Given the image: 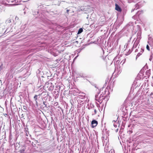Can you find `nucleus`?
<instances>
[{"instance_id": "10", "label": "nucleus", "mask_w": 153, "mask_h": 153, "mask_svg": "<svg viewBox=\"0 0 153 153\" xmlns=\"http://www.w3.org/2000/svg\"><path fill=\"white\" fill-rule=\"evenodd\" d=\"M87 106L88 109H90L91 108H92L94 107V105H93V104H92L91 105V104L90 105H89L88 104Z\"/></svg>"}, {"instance_id": "23", "label": "nucleus", "mask_w": 153, "mask_h": 153, "mask_svg": "<svg viewBox=\"0 0 153 153\" xmlns=\"http://www.w3.org/2000/svg\"><path fill=\"white\" fill-rule=\"evenodd\" d=\"M146 48L149 51H150V48L148 45H146Z\"/></svg>"}, {"instance_id": "19", "label": "nucleus", "mask_w": 153, "mask_h": 153, "mask_svg": "<svg viewBox=\"0 0 153 153\" xmlns=\"http://www.w3.org/2000/svg\"><path fill=\"white\" fill-rule=\"evenodd\" d=\"M3 10V7L1 6H0V13H1Z\"/></svg>"}, {"instance_id": "17", "label": "nucleus", "mask_w": 153, "mask_h": 153, "mask_svg": "<svg viewBox=\"0 0 153 153\" xmlns=\"http://www.w3.org/2000/svg\"><path fill=\"white\" fill-rule=\"evenodd\" d=\"M25 147H24L23 149H21V150H20V153H23L25 151Z\"/></svg>"}, {"instance_id": "15", "label": "nucleus", "mask_w": 153, "mask_h": 153, "mask_svg": "<svg viewBox=\"0 0 153 153\" xmlns=\"http://www.w3.org/2000/svg\"><path fill=\"white\" fill-rule=\"evenodd\" d=\"M50 83L49 82H46L45 84V86L47 87V88H48V87L50 86Z\"/></svg>"}, {"instance_id": "12", "label": "nucleus", "mask_w": 153, "mask_h": 153, "mask_svg": "<svg viewBox=\"0 0 153 153\" xmlns=\"http://www.w3.org/2000/svg\"><path fill=\"white\" fill-rule=\"evenodd\" d=\"M10 105L11 110V111H13L12 107H15V106L13 104V102H11V101L10 102Z\"/></svg>"}, {"instance_id": "24", "label": "nucleus", "mask_w": 153, "mask_h": 153, "mask_svg": "<svg viewBox=\"0 0 153 153\" xmlns=\"http://www.w3.org/2000/svg\"><path fill=\"white\" fill-rule=\"evenodd\" d=\"M141 12V13H143V11H141L140 12L139 11H138L137 12V15H138V14H140V13H139V12Z\"/></svg>"}, {"instance_id": "21", "label": "nucleus", "mask_w": 153, "mask_h": 153, "mask_svg": "<svg viewBox=\"0 0 153 153\" xmlns=\"http://www.w3.org/2000/svg\"><path fill=\"white\" fill-rule=\"evenodd\" d=\"M140 49V48H139V47H138V49H137H137H135V52H138V51H140V50H139Z\"/></svg>"}, {"instance_id": "2", "label": "nucleus", "mask_w": 153, "mask_h": 153, "mask_svg": "<svg viewBox=\"0 0 153 153\" xmlns=\"http://www.w3.org/2000/svg\"><path fill=\"white\" fill-rule=\"evenodd\" d=\"M140 39V36H138L137 38L135 40L132 48L131 49V50H129L128 51V52L129 53H130L132 52L133 49L137 48L138 45L139 43Z\"/></svg>"}, {"instance_id": "4", "label": "nucleus", "mask_w": 153, "mask_h": 153, "mask_svg": "<svg viewBox=\"0 0 153 153\" xmlns=\"http://www.w3.org/2000/svg\"><path fill=\"white\" fill-rule=\"evenodd\" d=\"M98 124V122L97 120H92L91 123V127L94 128L97 126Z\"/></svg>"}, {"instance_id": "27", "label": "nucleus", "mask_w": 153, "mask_h": 153, "mask_svg": "<svg viewBox=\"0 0 153 153\" xmlns=\"http://www.w3.org/2000/svg\"><path fill=\"white\" fill-rule=\"evenodd\" d=\"M25 133H28V132H29V131H28V129H27V130H26V128H25Z\"/></svg>"}, {"instance_id": "28", "label": "nucleus", "mask_w": 153, "mask_h": 153, "mask_svg": "<svg viewBox=\"0 0 153 153\" xmlns=\"http://www.w3.org/2000/svg\"><path fill=\"white\" fill-rule=\"evenodd\" d=\"M94 111L95 114H96L97 113V111L95 109H94Z\"/></svg>"}, {"instance_id": "18", "label": "nucleus", "mask_w": 153, "mask_h": 153, "mask_svg": "<svg viewBox=\"0 0 153 153\" xmlns=\"http://www.w3.org/2000/svg\"><path fill=\"white\" fill-rule=\"evenodd\" d=\"M43 104L45 106V107H47V105L48 103L45 101H43Z\"/></svg>"}, {"instance_id": "35", "label": "nucleus", "mask_w": 153, "mask_h": 153, "mask_svg": "<svg viewBox=\"0 0 153 153\" xmlns=\"http://www.w3.org/2000/svg\"><path fill=\"white\" fill-rule=\"evenodd\" d=\"M24 107H25L26 108V107L25 106H24Z\"/></svg>"}, {"instance_id": "8", "label": "nucleus", "mask_w": 153, "mask_h": 153, "mask_svg": "<svg viewBox=\"0 0 153 153\" xmlns=\"http://www.w3.org/2000/svg\"><path fill=\"white\" fill-rule=\"evenodd\" d=\"M117 120H113V122L114 121V126L115 128H117V126H118L119 127L120 125V124L119 123V121H118V123L117 122Z\"/></svg>"}, {"instance_id": "37", "label": "nucleus", "mask_w": 153, "mask_h": 153, "mask_svg": "<svg viewBox=\"0 0 153 153\" xmlns=\"http://www.w3.org/2000/svg\"><path fill=\"white\" fill-rule=\"evenodd\" d=\"M25 107H24V108L25 109Z\"/></svg>"}, {"instance_id": "22", "label": "nucleus", "mask_w": 153, "mask_h": 153, "mask_svg": "<svg viewBox=\"0 0 153 153\" xmlns=\"http://www.w3.org/2000/svg\"><path fill=\"white\" fill-rule=\"evenodd\" d=\"M131 1H129V0L128 1L129 3H131V2H135L137 1L135 0H131Z\"/></svg>"}, {"instance_id": "26", "label": "nucleus", "mask_w": 153, "mask_h": 153, "mask_svg": "<svg viewBox=\"0 0 153 153\" xmlns=\"http://www.w3.org/2000/svg\"><path fill=\"white\" fill-rule=\"evenodd\" d=\"M9 31H10L8 30V29H7L6 30H5V32H4V33H5L6 32L8 33Z\"/></svg>"}, {"instance_id": "14", "label": "nucleus", "mask_w": 153, "mask_h": 153, "mask_svg": "<svg viewBox=\"0 0 153 153\" xmlns=\"http://www.w3.org/2000/svg\"><path fill=\"white\" fill-rule=\"evenodd\" d=\"M26 136L27 137L26 138L28 139L29 137H31V135L29 134V132L26 133Z\"/></svg>"}, {"instance_id": "6", "label": "nucleus", "mask_w": 153, "mask_h": 153, "mask_svg": "<svg viewBox=\"0 0 153 153\" xmlns=\"http://www.w3.org/2000/svg\"><path fill=\"white\" fill-rule=\"evenodd\" d=\"M115 9L120 12L122 11V9L117 4H115Z\"/></svg>"}, {"instance_id": "31", "label": "nucleus", "mask_w": 153, "mask_h": 153, "mask_svg": "<svg viewBox=\"0 0 153 153\" xmlns=\"http://www.w3.org/2000/svg\"><path fill=\"white\" fill-rule=\"evenodd\" d=\"M118 130H119L118 128H117V129H116V132H117L118 131Z\"/></svg>"}, {"instance_id": "34", "label": "nucleus", "mask_w": 153, "mask_h": 153, "mask_svg": "<svg viewBox=\"0 0 153 153\" xmlns=\"http://www.w3.org/2000/svg\"><path fill=\"white\" fill-rule=\"evenodd\" d=\"M135 39H134V40H133V42L134 41Z\"/></svg>"}, {"instance_id": "1", "label": "nucleus", "mask_w": 153, "mask_h": 153, "mask_svg": "<svg viewBox=\"0 0 153 153\" xmlns=\"http://www.w3.org/2000/svg\"><path fill=\"white\" fill-rule=\"evenodd\" d=\"M104 95V94H100L98 92V94H96L95 96V100L101 104L103 100L105 99L106 95Z\"/></svg>"}, {"instance_id": "5", "label": "nucleus", "mask_w": 153, "mask_h": 153, "mask_svg": "<svg viewBox=\"0 0 153 153\" xmlns=\"http://www.w3.org/2000/svg\"><path fill=\"white\" fill-rule=\"evenodd\" d=\"M139 50H140V52L138 53L137 55L136 56V59H137L141 55H142L144 51V50L143 48H141Z\"/></svg>"}, {"instance_id": "32", "label": "nucleus", "mask_w": 153, "mask_h": 153, "mask_svg": "<svg viewBox=\"0 0 153 153\" xmlns=\"http://www.w3.org/2000/svg\"><path fill=\"white\" fill-rule=\"evenodd\" d=\"M108 91V89H106L105 90V94L106 91Z\"/></svg>"}, {"instance_id": "36", "label": "nucleus", "mask_w": 153, "mask_h": 153, "mask_svg": "<svg viewBox=\"0 0 153 153\" xmlns=\"http://www.w3.org/2000/svg\"><path fill=\"white\" fill-rule=\"evenodd\" d=\"M77 56H76V57L75 58H76V57H77Z\"/></svg>"}, {"instance_id": "33", "label": "nucleus", "mask_w": 153, "mask_h": 153, "mask_svg": "<svg viewBox=\"0 0 153 153\" xmlns=\"http://www.w3.org/2000/svg\"><path fill=\"white\" fill-rule=\"evenodd\" d=\"M153 93H152H152H151V94H150V95H153Z\"/></svg>"}, {"instance_id": "25", "label": "nucleus", "mask_w": 153, "mask_h": 153, "mask_svg": "<svg viewBox=\"0 0 153 153\" xmlns=\"http://www.w3.org/2000/svg\"><path fill=\"white\" fill-rule=\"evenodd\" d=\"M152 59V55H150V58L149 59V60L150 61H151Z\"/></svg>"}, {"instance_id": "7", "label": "nucleus", "mask_w": 153, "mask_h": 153, "mask_svg": "<svg viewBox=\"0 0 153 153\" xmlns=\"http://www.w3.org/2000/svg\"><path fill=\"white\" fill-rule=\"evenodd\" d=\"M33 99L35 101L36 105L37 106H38V102L37 101V100H38V96H37V95H35L33 97Z\"/></svg>"}, {"instance_id": "9", "label": "nucleus", "mask_w": 153, "mask_h": 153, "mask_svg": "<svg viewBox=\"0 0 153 153\" xmlns=\"http://www.w3.org/2000/svg\"><path fill=\"white\" fill-rule=\"evenodd\" d=\"M48 90L50 91H52L53 89L54 86L52 83H50V86L48 87Z\"/></svg>"}, {"instance_id": "16", "label": "nucleus", "mask_w": 153, "mask_h": 153, "mask_svg": "<svg viewBox=\"0 0 153 153\" xmlns=\"http://www.w3.org/2000/svg\"><path fill=\"white\" fill-rule=\"evenodd\" d=\"M33 14L34 15H37L39 13V12L38 11H33Z\"/></svg>"}, {"instance_id": "29", "label": "nucleus", "mask_w": 153, "mask_h": 153, "mask_svg": "<svg viewBox=\"0 0 153 153\" xmlns=\"http://www.w3.org/2000/svg\"><path fill=\"white\" fill-rule=\"evenodd\" d=\"M69 10H68H68H66L67 13H68V12H69Z\"/></svg>"}, {"instance_id": "30", "label": "nucleus", "mask_w": 153, "mask_h": 153, "mask_svg": "<svg viewBox=\"0 0 153 153\" xmlns=\"http://www.w3.org/2000/svg\"><path fill=\"white\" fill-rule=\"evenodd\" d=\"M41 94H39L38 95H37V96H39V98L40 97V95H41Z\"/></svg>"}, {"instance_id": "13", "label": "nucleus", "mask_w": 153, "mask_h": 153, "mask_svg": "<svg viewBox=\"0 0 153 153\" xmlns=\"http://www.w3.org/2000/svg\"><path fill=\"white\" fill-rule=\"evenodd\" d=\"M83 30V29L82 28H80L79 29V30H78V32L77 33V34H79L81 33H82V32Z\"/></svg>"}, {"instance_id": "11", "label": "nucleus", "mask_w": 153, "mask_h": 153, "mask_svg": "<svg viewBox=\"0 0 153 153\" xmlns=\"http://www.w3.org/2000/svg\"><path fill=\"white\" fill-rule=\"evenodd\" d=\"M12 20L11 19H9L6 21V23L7 24H9L12 22Z\"/></svg>"}, {"instance_id": "3", "label": "nucleus", "mask_w": 153, "mask_h": 153, "mask_svg": "<svg viewBox=\"0 0 153 153\" xmlns=\"http://www.w3.org/2000/svg\"><path fill=\"white\" fill-rule=\"evenodd\" d=\"M142 5L141 4L140 2H138L136 4H135V7L134 9L132 10L131 12H133L134 10H137Z\"/></svg>"}, {"instance_id": "20", "label": "nucleus", "mask_w": 153, "mask_h": 153, "mask_svg": "<svg viewBox=\"0 0 153 153\" xmlns=\"http://www.w3.org/2000/svg\"><path fill=\"white\" fill-rule=\"evenodd\" d=\"M12 108H13V111H12V112H15L16 111V106H15V107H13Z\"/></svg>"}]
</instances>
